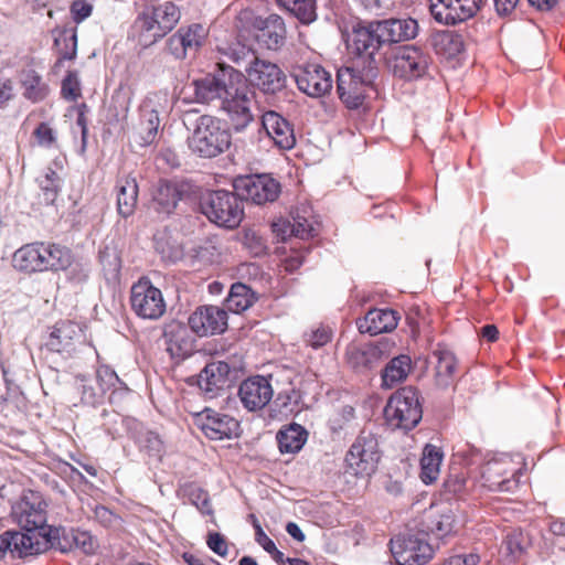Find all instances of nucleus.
<instances>
[{"label":"nucleus","mask_w":565,"mask_h":565,"mask_svg":"<svg viewBox=\"0 0 565 565\" xmlns=\"http://www.w3.org/2000/svg\"><path fill=\"white\" fill-rule=\"evenodd\" d=\"M191 500L193 504L203 513L211 514L212 505L206 492L198 489L196 491L191 493Z\"/></svg>","instance_id":"0e129e2a"},{"label":"nucleus","mask_w":565,"mask_h":565,"mask_svg":"<svg viewBox=\"0 0 565 565\" xmlns=\"http://www.w3.org/2000/svg\"><path fill=\"white\" fill-rule=\"evenodd\" d=\"M190 150L201 158H215L231 146V132L220 118L202 115L188 137Z\"/></svg>","instance_id":"f257e3e1"},{"label":"nucleus","mask_w":565,"mask_h":565,"mask_svg":"<svg viewBox=\"0 0 565 565\" xmlns=\"http://www.w3.org/2000/svg\"><path fill=\"white\" fill-rule=\"evenodd\" d=\"M379 46L391 43L387 20L370 22Z\"/></svg>","instance_id":"680f3d73"},{"label":"nucleus","mask_w":565,"mask_h":565,"mask_svg":"<svg viewBox=\"0 0 565 565\" xmlns=\"http://www.w3.org/2000/svg\"><path fill=\"white\" fill-rule=\"evenodd\" d=\"M75 383L83 404L95 406L103 402V388H98V386L94 384L95 380L88 379L85 375H77Z\"/></svg>","instance_id":"c03bdc74"},{"label":"nucleus","mask_w":565,"mask_h":565,"mask_svg":"<svg viewBox=\"0 0 565 565\" xmlns=\"http://www.w3.org/2000/svg\"><path fill=\"white\" fill-rule=\"evenodd\" d=\"M522 460L501 455L487 461L481 470L482 486L494 492H512L519 486Z\"/></svg>","instance_id":"423d86ee"},{"label":"nucleus","mask_w":565,"mask_h":565,"mask_svg":"<svg viewBox=\"0 0 565 565\" xmlns=\"http://www.w3.org/2000/svg\"><path fill=\"white\" fill-rule=\"evenodd\" d=\"M181 39L188 52H196L203 44L206 32L200 24H192L186 29L179 30Z\"/></svg>","instance_id":"49530a36"},{"label":"nucleus","mask_w":565,"mask_h":565,"mask_svg":"<svg viewBox=\"0 0 565 565\" xmlns=\"http://www.w3.org/2000/svg\"><path fill=\"white\" fill-rule=\"evenodd\" d=\"M262 125L274 145L281 150H289L296 145L294 128L287 119L276 111H266Z\"/></svg>","instance_id":"412c9836"},{"label":"nucleus","mask_w":565,"mask_h":565,"mask_svg":"<svg viewBox=\"0 0 565 565\" xmlns=\"http://www.w3.org/2000/svg\"><path fill=\"white\" fill-rule=\"evenodd\" d=\"M429 54L415 45H404L396 49L388 60V66L394 75L413 79L423 76L429 65Z\"/></svg>","instance_id":"f8f14e48"},{"label":"nucleus","mask_w":565,"mask_h":565,"mask_svg":"<svg viewBox=\"0 0 565 565\" xmlns=\"http://www.w3.org/2000/svg\"><path fill=\"white\" fill-rule=\"evenodd\" d=\"M350 45L359 53L373 55L380 49L371 24L358 25L350 36Z\"/></svg>","instance_id":"ea45409f"},{"label":"nucleus","mask_w":565,"mask_h":565,"mask_svg":"<svg viewBox=\"0 0 565 565\" xmlns=\"http://www.w3.org/2000/svg\"><path fill=\"white\" fill-rule=\"evenodd\" d=\"M454 516L451 514H443L435 522L431 531L438 536L444 537L450 534L454 531Z\"/></svg>","instance_id":"6e6d98bb"},{"label":"nucleus","mask_w":565,"mask_h":565,"mask_svg":"<svg viewBox=\"0 0 565 565\" xmlns=\"http://www.w3.org/2000/svg\"><path fill=\"white\" fill-rule=\"evenodd\" d=\"M292 218V224L285 221L273 224L274 232H276L281 239H286L288 232L290 235L301 239H306L315 235L313 222L309 217L297 213Z\"/></svg>","instance_id":"473e14b6"},{"label":"nucleus","mask_w":565,"mask_h":565,"mask_svg":"<svg viewBox=\"0 0 565 565\" xmlns=\"http://www.w3.org/2000/svg\"><path fill=\"white\" fill-rule=\"evenodd\" d=\"M429 10L436 22L457 25L473 18L483 0H429Z\"/></svg>","instance_id":"ddd939ff"},{"label":"nucleus","mask_w":565,"mask_h":565,"mask_svg":"<svg viewBox=\"0 0 565 565\" xmlns=\"http://www.w3.org/2000/svg\"><path fill=\"white\" fill-rule=\"evenodd\" d=\"M185 193V184L169 181L160 182L153 193L156 210L164 214L172 213Z\"/></svg>","instance_id":"c756f323"},{"label":"nucleus","mask_w":565,"mask_h":565,"mask_svg":"<svg viewBox=\"0 0 565 565\" xmlns=\"http://www.w3.org/2000/svg\"><path fill=\"white\" fill-rule=\"evenodd\" d=\"M330 340V332L327 329H317L311 332L308 338V343L310 347L317 349L324 344H327Z\"/></svg>","instance_id":"774afa93"},{"label":"nucleus","mask_w":565,"mask_h":565,"mask_svg":"<svg viewBox=\"0 0 565 565\" xmlns=\"http://www.w3.org/2000/svg\"><path fill=\"white\" fill-rule=\"evenodd\" d=\"M234 78L236 81L228 87L220 109L227 116L232 128L242 131L254 120L255 94L248 88L242 73H235Z\"/></svg>","instance_id":"7ed1b4c3"},{"label":"nucleus","mask_w":565,"mask_h":565,"mask_svg":"<svg viewBox=\"0 0 565 565\" xmlns=\"http://www.w3.org/2000/svg\"><path fill=\"white\" fill-rule=\"evenodd\" d=\"M94 518L105 527L115 526L119 522L118 515L104 505L94 509Z\"/></svg>","instance_id":"864d4df0"},{"label":"nucleus","mask_w":565,"mask_h":565,"mask_svg":"<svg viewBox=\"0 0 565 565\" xmlns=\"http://www.w3.org/2000/svg\"><path fill=\"white\" fill-rule=\"evenodd\" d=\"M11 515L22 530L30 529L50 532L52 529L46 526L47 503L43 495L36 491H24L20 499L13 503Z\"/></svg>","instance_id":"1a4fd4ad"},{"label":"nucleus","mask_w":565,"mask_h":565,"mask_svg":"<svg viewBox=\"0 0 565 565\" xmlns=\"http://www.w3.org/2000/svg\"><path fill=\"white\" fill-rule=\"evenodd\" d=\"M22 86L24 88L23 96L33 103L43 100L47 95V85L34 71H28L24 73Z\"/></svg>","instance_id":"37998d69"},{"label":"nucleus","mask_w":565,"mask_h":565,"mask_svg":"<svg viewBox=\"0 0 565 565\" xmlns=\"http://www.w3.org/2000/svg\"><path fill=\"white\" fill-rule=\"evenodd\" d=\"M384 416L392 428L413 429L423 416L418 392L412 386L398 390L388 399Z\"/></svg>","instance_id":"39448f33"},{"label":"nucleus","mask_w":565,"mask_h":565,"mask_svg":"<svg viewBox=\"0 0 565 565\" xmlns=\"http://www.w3.org/2000/svg\"><path fill=\"white\" fill-rule=\"evenodd\" d=\"M248 82L265 94H276L286 86V75L278 65L254 57L245 67Z\"/></svg>","instance_id":"2eb2a0df"},{"label":"nucleus","mask_w":565,"mask_h":565,"mask_svg":"<svg viewBox=\"0 0 565 565\" xmlns=\"http://www.w3.org/2000/svg\"><path fill=\"white\" fill-rule=\"evenodd\" d=\"M244 245L256 256L265 253L264 239L255 232H247L244 236Z\"/></svg>","instance_id":"13d9d810"},{"label":"nucleus","mask_w":565,"mask_h":565,"mask_svg":"<svg viewBox=\"0 0 565 565\" xmlns=\"http://www.w3.org/2000/svg\"><path fill=\"white\" fill-rule=\"evenodd\" d=\"M206 543L207 546L217 555L225 556L227 554V543L220 533H210Z\"/></svg>","instance_id":"e2e57ef3"},{"label":"nucleus","mask_w":565,"mask_h":565,"mask_svg":"<svg viewBox=\"0 0 565 565\" xmlns=\"http://www.w3.org/2000/svg\"><path fill=\"white\" fill-rule=\"evenodd\" d=\"M179 8L170 1L145 10L136 20L140 42L150 45L168 34L179 22Z\"/></svg>","instance_id":"f03ea898"},{"label":"nucleus","mask_w":565,"mask_h":565,"mask_svg":"<svg viewBox=\"0 0 565 565\" xmlns=\"http://www.w3.org/2000/svg\"><path fill=\"white\" fill-rule=\"evenodd\" d=\"M522 541L521 533H510L507 535L505 550L513 559L519 558L523 553Z\"/></svg>","instance_id":"5fc2aeb1"},{"label":"nucleus","mask_w":565,"mask_h":565,"mask_svg":"<svg viewBox=\"0 0 565 565\" xmlns=\"http://www.w3.org/2000/svg\"><path fill=\"white\" fill-rule=\"evenodd\" d=\"M278 6L294 14L300 22L309 24L317 18L315 0H276Z\"/></svg>","instance_id":"a19ab883"},{"label":"nucleus","mask_w":565,"mask_h":565,"mask_svg":"<svg viewBox=\"0 0 565 565\" xmlns=\"http://www.w3.org/2000/svg\"><path fill=\"white\" fill-rule=\"evenodd\" d=\"M82 338L81 328L72 321H63L55 326L46 345L55 352H71Z\"/></svg>","instance_id":"c85d7f7f"},{"label":"nucleus","mask_w":565,"mask_h":565,"mask_svg":"<svg viewBox=\"0 0 565 565\" xmlns=\"http://www.w3.org/2000/svg\"><path fill=\"white\" fill-rule=\"evenodd\" d=\"M43 242L26 244L14 252L12 263L14 268L24 273L46 271Z\"/></svg>","instance_id":"bb28decb"},{"label":"nucleus","mask_w":565,"mask_h":565,"mask_svg":"<svg viewBox=\"0 0 565 565\" xmlns=\"http://www.w3.org/2000/svg\"><path fill=\"white\" fill-rule=\"evenodd\" d=\"M398 313L393 309H372L365 317L358 321V328L362 333L376 335L391 332L397 327Z\"/></svg>","instance_id":"393cba45"},{"label":"nucleus","mask_w":565,"mask_h":565,"mask_svg":"<svg viewBox=\"0 0 565 565\" xmlns=\"http://www.w3.org/2000/svg\"><path fill=\"white\" fill-rule=\"evenodd\" d=\"M99 259L105 278L109 282L117 281L121 268V260L118 254L115 250L105 249L100 253Z\"/></svg>","instance_id":"a18cd8bd"},{"label":"nucleus","mask_w":565,"mask_h":565,"mask_svg":"<svg viewBox=\"0 0 565 565\" xmlns=\"http://www.w3.org/2000/svg\"><path fill=\"white\" fill-rule=\"evenodd\" d=\"M95 382L98 388H103V395L105 396L107 391L111 390L117 383H119V377L109 366L100 365L96 370Z\"/></svg>","instance_id":"09e8293b"},{"label":"nucleus","mask_w":565,"mask_h":565,"mask_svg":"<svg viewBox=\"0 0 565 565\" xmlns=\"http://www.w3.org/2000/svg\"><path fill=\"white\" fill-rule=\"evenodd\" d=\"M117 210L122 217L134 214L138 200V185L135 178L125 177L117 182Z\"/></svg>","instance_id":"7c9ffc66"},{"label":"nucleus","mask_w":565,"mask_h":565,"mask_svg":"<svg viewBox=\"0 0 565 565\" xmlns=\"http://www.w3.org/2000/svg\"><path fill=\"white\" fill-rule=\"evenodd\" d=\"M391 552L397 565H424L434 553L424 533H406L392 539Z\"/></svg>","instance_id":"9d476101"},{"label":"nucleus","mask_w":565,"mask_h":565,"mask_svg":"<svg viewBox=\"0 0 565 565\" xmlns=\"http://www.w3.org/2000/svg\"><path fill=\"white\" fill-rule=\"evenodd\" d=\"M298 88L310 97L319 98L332 88L331 74L319 64H307L295 73Z\"/></svg>","instance_id":"f3484780"},{"label":"nucleus","mask_w":565,"mask_h":565,"mask_svg":"<svg viewBox=\"0 0 565 565\" xmlns=\"http://www.w3.org/2000/svg\"><path fill=\"white\" fill-rule=\"evenodd\" d=\"M130 302L138 317L149 320L162 317L167 308L161 290L154 287L148 278H141L132 285Z\"/></svg>","instance_id":"9b49d317"},{"label":"nucleus","mask_w":565,"mask_h":565,"mask_svg":"<svg viewBox=\"0 0 565 565\" xmlns=\"http://www.w3.org/2000/svg\"><path fill=\"white\" fill-rule=\"evenodd\" d=\"M479 556L473 553L450 556L443 565H477Z\"/></svg>","instance_id":"338daca9"},{"label":"nucleus","mask_w":565,"mask_h":565,"mask_svg":"<svg viewBox=\"0 0 565 565\" xmlns=\"http://www.w3.org/2000/svg\"><path fill=\"white\" fill-rule=\"evenodd\" d=\"M337 78L341 100L352 109L361 106L365 96V83L359 72L349 67L341 68Z\"/></svg>","instance_id":"aec40b11"},{"label":"nucleus","mask_w":565,"mask_h":565,"mask_svg":"<svg viewBox=\"0 0 565 565\" xmlns=\"http://www.w3.org/2000/svg\"><path fill=\"white\" fill-rule=\"evenodd\" d=\"M307 440V431L298 424H291L277 434V441L281 452L294 454L299 451Z\"/></svg>","instance_id":"f704fd0d"},{"label":"nucleus","mask_w":565,"mask_h":565,"mask_svg":"<svg viewBox=\"0 0 565 565\" xmlns=\"http://www.w3.org/2000/svg\"><path fill=\"white\" fill-rule=\"evenodd\" d=\"M33 135L41 147L52 148L56 143V132L46 122H41Z\"/></svg>","instance_id":"603ef678"},{"label":"nucleus","mask_w":565,"mask_h":565,"mask_svg":"<svg viewBox=\"0 0 565 565\" xmlns=\"http://www.w3.org/2000/svg\"><path fill=\"white\" fill-rule=\"evenodd\" d=\"M435 360L436 383L440 387H447L452 383V375L456 369V359L452 352L447 349H436L433 352Z\"/></svg>","instance_id":"2f4dec72"},{"label":"nucleus","mask_w":565,"mask_h":565,"mask_svg":"<svg viewBox=\"0 0 565 565\" xmlns=\"http://www.w3.org/2000/svg\"><path fill=\"white\" fill-rule=\"evenodd\" d=\"M202 213L213 223L226 228L237 227L244 215L237 194L224 190L207 193L201 200Z\"/></svg>","instance_id":"20e7f679"},{"label":"nucleus","mask_w":565,"mask_h":565,"mask_svg":"<svg viewBox=\"0 0 565 565\" xmlns=\"http://www.w3.org/2000/svg\"><path fill=\"white\" fill-rule=\"evenodd\" d=\"M201 428L207 438L221 440L236 436L238 422L226 414L206 408L202 413Z\"/></svg>","instance_id":"5701e85b"},{"label":"nucleus","mask_w":565,"mask_h":565,"mask_svg":"<svg viewBox=\"0 0 565 565\" xmlns=\"http://www.w3.org/2000/svg\"><path fill=\"white\" fill-rule=\"evenodd\" d=\"M256 26V39L266 49L277 51L285 44L286 26L281 17L270 14L258 20Z\"/></svg>","instance_id":"b1692460"},{"label":"nucleus","mask_w":565,"mask_h":565,"mask_svg":"<svg viewBox=\"0 0 565 565\" xmlns=\"http://www.w3.org/2000/svg\"><path fill=\"white\" fill-rule=\"evenodd\" d=\"M140 444L151 455H159L162 450V440L159 435L153 431H147L142 436Z\"/></svg>","instance_id":"4d7b16f0"},{"label":"nucleus","mask_w":565,"mask_h":565,"mask_svg":"<svg viewBox=\"0 0 565 565\" xmlns=\"http://www.w3.org/2000/svg\"><path fill=\"white\" fill-rule=\"evenodd\" d=\"M435 45H440L444 50H448L449 55H452L460 52L463 44L460 35L444 31L436 36Z\"/></svg>","instance_id":"8fccbe9b"},{"label":"nucleus","mask_w":565,"mask_h":565,"mask_svg":"<svg viewBox=\"0 0 565 565\" xmlns=\"http://www.w3.org/2000/svg\"><path fill=\"white\" fill-rule=\"evenodd\" d=\"M391 43L414 39L418 32V23L412 18L387 20Z\"/></svg>","instance_id":"79ce46f5"},{"label":"nucleus","mask_w":565,"mask_h":565,"mask_svg":"<svg viewBox=\"0 0 565 565\" xmlns=\"http://www.w3.org/2000/svg\"><path fill=\"white\" fill-rule=\"evenodd\" d=\"M228 55H230V58L237 64H239L241 62L246 61L248 58L254 60V57H256L254 55L253 51H250L248 47L241 45V44L231 46L228 49Z\"/></svg>","instance_id":"69168bd1"},{"label":"nucleus","mask_w":565,"mask_h":565,"mask_svg":"<svg viewBox=\"0 0 565 565\" xmlns=\"http://www.w3.org/2000/svg\"><path fill=\"white\" fill-rule=\"evenodd\" d=\"M158 94H150L140 106V121L136 136L141 146H148L156 141L160 126L158 110L154 108Z\"/></svg>","instance_id":"4be33fe9"},{"label":"nucleus","mask_w":565,"mask_h":565,"mask_svg":"<svg viewBox=\"0 0 565 565\" xmlns=\"http://www.w3.org/2000/svg\"><path fill=\"white\" fill-rule=\"evenodd\" d=\"M236 72L233 68L223 70L222 74L206 75L203 78L193 81L194 96L198 103L213 104L217 103L221 107L224 97L228 93V87L234 84L236 78L234 74Z\"/></svg>","instance_id":"dca6fc26"},{"label":"nucleus","mask_w":565,"mask_h":565,"mask_svg":"<svg viewBox=\"0 0 565 565\" xmlns=\"http://www.w3.org/2000/svg\"><path fill=\"white\" fill-rule=\"evenodd\" d=\"M412 369V361L408 355L401 354L393 358L382 373L383 386L391 388L403 382Z\"/></svg>","instance_id":"72a5a7b5"},{"label":"nucleus","mask_w":565,"mask_h":565,"mask_svg":"<svg viewBox=\"0 0 565 565\" xmlns=\"http://www.w3.org/2000/svg\"><path fill=\"white\" fill-rule=\"evenodd\" d=\"M57 544L60 551L64 553L72 548H77L85 554H92L97 547L96 540L88 532L74 530L64 533Z\"/></svg>","instance_id":"c9c22d12"},{"label":"nucleus","mask_w":565,"mask_h":565,"mask_svg":"<svg viewBox=\"0 0 565 565\" xmlns=\"http://www.w3.org/2000/svg\"><path fill=\"white\" fill-rule=\"evenodd\" d=\"M441 460L443 454L436 446H425L420 459V478L425 483H431L438 478Z\"/></svg>","instance_id":"4c0bfd02"},{"label":"nucleus","mask_w":565,"mask_h":565,"mask_svg":"<svg viewBox=\"0 0 565 565\" xmlns=\"http://www.w3.org/2000/svg\"><path fill=\"white\" fill-rule=\"evenodd\" d=\"M189 326L199 337L223 333L227 328V312L217 306L199 307L189 317Z\"/></svg>","instance_id":"a211bd4d"},{"label":"nucleus","mask_w":565,"mask_h":565,"mask_svg":"<svg viewBox=\"0 0 565 565\" xmlns=\"http://www.w3.org/2000/svg\"><path fill=\"white\" fill-rule=\"evenodd\" d=\"M93 7L85 0H76L72 3L71 13L75 22L79 23L92 14Z\"/></svg>","instance_id":"bf43d9fd"},{"label":"nucleus","mask_w":565,"mask_h":565,"mask_svg":"<svg viewBox=\"0 0 565 565\" xmlns=\"http://www.w3.org/2000/svg\"><path fill=\"white\" fill-rule=\"evenodd\" d=\"M39 184L43 192L45 202L53 203L60 189V178L57 173L49 169L44 175L39 178Z\"/></svg>","instance_id":"de8ad7c7"},{"label":"nucleus","mask_w":565,"mask_h":565,"mask_svg":"<svg viewBox=\"0 0 565 565\" xmlns=\"http://www.w3.org/2000/svg\"><path fill=\"white\" fill-rule=\"evenodd\" d=\"M62 95L65 99L76 100L81 96V85L75 72H68L62 82Z\"/></svg>","instance_id":"3c124183"},{"label":"nucleus","mask_w":565,"mask_h":565,"mask_svg":"<svg viewBox=\"0 0 565 565\" xmlns=\"http://www.w3.org/2000/svg\"><path fill=\"white\" fill-rule=\"evenodd\" d=\"M167 45L169 52L177 58H184L188 54L179 31L169 38Z\"/></svg>","instance_id":"052dcab7"},{"label":"nucleus","mask_w":565,"mask_h":565,"mask_svg":"<svg viewBox=\"0 0 565 565\" xmlns=\"http://www.w3.org/2000/svg\"><path fill=\"white\" fill-rule=\"evenodd\" d=\"M256 299L255 292L248 286L236 282L231 287L226 298V307L230 311L241 313L250 308Z\"/></svg>","instance_id":"e433bc0d"},{"label":"nucleus","mask_w":565,"mask_h":565,"mask_svg":"<svg viewBox=\"0 0 565 565\" xmlns=\"http://www.w3.org/2000/svg\"><path fill=\"white\" fill-rule=\"evenodd\" d=\"M234 188L237 195L255 204L275 201L280 192L279 183L267 174H255L238 178Z\"/></svg>","instance_id":"4468645a"},{"label":"nucleus","mask_w":565,"mask_h":565,"mask_svg":"<svg viewBox=\"0 0 565 565\" xmlns=\"http://www.w3.org/2000/svg\"><path fill=\"white\" fill-rule=\"evenodd\" d=\"M46 270H65L73 262L72 253L68 248L53 243H43Z\"/></svg>","instance_id":"58836bf2"},{"label":"nucleus","mask_w":565,"mask_h":565,"mask_svg":"<svg viewBox=\"0 0 565 565\" xmlns=\"http://www.w3.org/2000/svg\"><path fill=\"white\" fill-rule=\"evenodd\" d=\"M164 338L167 351L173 359H184L193 352V339L182 323H170L164 331Z\"/></svg>","instance_id":"cd10ccee"},{"label":"nucleus","mask_w":565,"mask_h":565,"mask_svg":"<svg viewBox=\"0 0 565 565\" xmlns=\"http://www.w3.org/2000/svg\"><path fill=\"white\" fill-rule=\"evenodd\" d=\"M52 533L30 529L23 532H6L0 535V558L10 553L13 557H26L44 553L53 545Z\"/></svg>","instance_id":"0eeeda50"},{"label":"nucleus","mask_w":565,"mask_h":565,"mask_svg":"<svg viewBox=\"0 0 565 565\" xmlns=\"http://www.w3.org/2000/svg\"><path fill=\"white\" fill-rule=\"evenodd\" d=\"M380 460L379 443L371 433L363 431L347 454L345 473L366 478L375 472Z\"/></svg>","instance_id":"6e6552de"},{"label":"nucleus","mask_w":565,"mask_h":565,"mask_svg":"<svg viewBox=\"0 0 565 565\" xmlns=\"http://www.w3.org/2000/svg\"><path fill=\"white\" fill-rule=\"evenodd\" d=\"M230 365L224 361L209 363L200 373L198 384L210 397L227 385Z\"/></svg>","instance_id":"a878e982"},{"label":"nucleus","mask_w":565,"mask_h":565,"mask_svg":"<svg viewBox=\"0 0 565 565\" xmlns=\"http://www.w3.org/2000/svg\"><path fill=\"white\" fill-rule=\"evenodd\" d=\"M238 396L249 412L263 409L273 398L274 388L268 377L256 375L243 381Z\"/></svg>","instance_id":"6ab92c4d"}]
</instances>
